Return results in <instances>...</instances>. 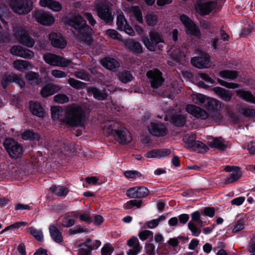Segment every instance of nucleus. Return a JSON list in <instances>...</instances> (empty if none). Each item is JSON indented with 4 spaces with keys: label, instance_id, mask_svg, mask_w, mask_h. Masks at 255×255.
<instances>
[{
    "label": "nucleus",
    "instance_id": "52",
    "mask_svg": "<svg viewBox=\"0 0 255 255\" xmlns=\"http://www.w3.org/2000/svg\"><path fill=\"white\" fill-rule=\"evenodd\" d=\"M54 100L59 104H64L68 102L69 98L65 94H58L54 97Z\"/></svg>",
    "mask_w": 255,
    "mask_h": 255
},
{
    "label": "nucleus",
    "instance_id": "45",
    "mask_svg": "<svg viewBox=\"0 0 255 255\" xmlns=\"http://www.w3.org/2000/svg\"><path fill=\"white\" fill-rule=\"evenodd\" d=\"M8 9L5 5H0V20L4 24V28L7 30L8 29L6 21L4 19L3 17L8 16Z\"/></svg>",
    "mask_w": 255,
    "mask_h": 255
},
{
    "label": "nucleus",
    "instance_id": "30",
    "mask_svg": "<svg viewBox=\"0 0 255 255\" xmlns=\"http://www.w3.org/2000/svg\"><path fill=\"white\" fill-rule=\"evenodd\" d=\"M49 231L51 238L55 242L59 244L63 242L62 233L55 225H50Z\"/></svg>",
    "mask_w": 255,
    "mask_h": 255
},
{
    "label": "nucleus",
    "instance_id": "60",
    "mask_svg": "<svg viewBox=\"0 0 255 255\" xmlns=\"http://www.w3.org/2000/svg\"><path fill=\"white\" fill-rule=\"evenodd\" d=\"M131 10L133 14L136 17V19L140 23H142L143 21L142 16L141 12L138 6H133L131 8Z\"/></svg>",
    "mask_w": 255,
    "mask_h": 255
},
{
    "label": "nucleus",
    "instance_id": "20",
    "mask_svg": "<svg viewBox=\"0 0 255 255\" xmlns=\"http://www.w3.org/2000/svg\"><path fill=\"white\" fill-rule=\"evenodd\" d=\"M51 44L55 47L63 49L66 46L67 43L63 36L58 33H51L49 35Z\"/></svg>",
    "mask_w": 255,
    "mask_h": 255
},
{
    "label": "nucleus",
    "instance_id": "5",
    "mask_svg": "<svg viewBox=\"0 0 255 255\" xmlns=\"http://www.w3.org/2000/svg\"><path fill=\"white\" fill-rule=\"evenodd\" d=\"M110 3L107 1H101L96 4L98 15L106 23L113 21L114 16L110 10Z\"/></svg>",
    "mask_w": 255,
    "mask_h": 255
},
{
    "label": "nucleus",
    "instance_id": "3",
    "mask_svg": "<svg viewBox=\"0 0 255 255\" xmlns=\"http://www.w3.org/2000/svg\"><path fill=\"white\" fill-rule=\"evenodd\" d=\"M13 31L14 35L20 43L29 47L34 46V40L29 35L27 31L23 26L18 24H14L13 26Z\"/></svg>",
    "mask_w": 255,
    "mask_h": 255
},
{
    "label": "nucleus",
    "instance_id": "22",
    "mask_svg": "<svg viewBox=\"0 0 255 255\" xmlns=\"http://www.w3.org/2000/svg\"><path fill=\"white\" fill-rule=\"evenodd\" d=\"M128 245L131 248L127 253L128 255H137L140 251L141 247L138 239L135 237L130 238L127 242Z\"/></svg>",
    "mask_w": 255,
    "mask_h": 255
},
{
    "label": "nucleus",
    "instance_id": "54",
    "mask_svg": "<svg viewBox=\"0 0 255 255\" xmlns=\"http://www.w3.org/2000/svg\"><path fill=\"white\" fill-rule=\"evenodd\" d=\"M218 82L222 86H224L229 89H237L239 87V85L237 83H230L218 79Z\"/></svg>",
    "mask_w": 255,
    "mask_h": 255
},
{
    "label": "nucleus",
    "instance_id": "6",
    "mask_svg": "<svg viewBox=\"0 0 255 255\" xmlns=\"http://www.w3.org/2000/svg\"><path fill=\"white\" fill-rule=\"evenodd\" d=\"M205 224L202 220L199 212L196 211L192 214L191 220L188 223V227L193 236L198 237L201 232L200 227Z\"/></svg>",
    "mask_w": 255,
    "mask_h": 255
},
{
    "label": "nucleus",
    "instance_id": "46",
    "mask_svg": "<svg viewBox=\"0 0 255 255\" xmlns=\"http://www.w3.org/2000/svg\"><path fill=\"white\" fill-rule=\"evenodd\" d=\"M28 230L29 233L37 241H41L43 239V233L41 230L37 229L34 227H30Z\"/></svg>",
    "mask_w": 255,
    "mask_h": 255
},
{
    "label": "nucleus",
    "instance_id": "56",
    "mask_svg": "<svg viewBox=\"0 0 255 255\" xmlns=\"http://www.w3.org/2000/svg\"><path fill=\"white\" fill-rule=\"evenodd\" d=\"M125 176L128 178H136L141 176V174L136 170H128L124 172Z\"/></svg>",
    "mask_w": 255,
    "mask_h": 255
},
{
    "label": "nucleus",
    "instance_id": "57",
    "mask_svg": "<svg viewBox=\"0 0 255 255\" xmlns=\"http://www.w3.org/2000/svg\"><path fill=\"white\" fill-rule=\"evenodd\" d=\"M75 223V220L69 218L67 215H66L62 220V226L63 227L68 228L74 225Z\"/></svg>",
    "mask_w": 255,
    "mask_h": 255
},
{
    "label": "nucleus",
    "instance_id": "4",
    "mask_svg": "<svg viewBox=\"0 0 255 255\" xmlns=\"http://www.w3.org/2000/svg\"><path fill=\"white\" fill-rule=\"evenodd\" d=\"M9 5L12 10L19 14H26L32 9V2L28 0H10Z\"/></svg>",
    "mask_w": 255,
    "mask_h": 255
},
{
    "label": "nucleus",
    "instance_id": "28",
    "mask_svg": "<svg viewBox=\"0 0 255 255\" xmlns=\"http://www.w3.org/2000/svg\"><path fill=\"white\" fill-rule=\"evenodd\" d=\"M60 89L61 87L59 86L53 84H49L43 87L41 90L40 94L42 97L47 98L58 92Z\"/></svg>",
    "mask_w": 255,
    "mask_h": 255
},
{
    "label": "nucleus",
    "instance_id": "38",
    "mask_svg": "<svg viewBox=\"0 0 255 255\" xmlns=\"http://www.w3.org/2000/svg\"><path fill=\"white\" fill-rule=\"evenodd\" d=\"M50 190L52 193L59 196H66L68 193L67 188L65 186L53 185L50 188Z\"/></svg>",
    "mask_w": 255,
    "mask_h": 255
},
{
    "label": "nucleus",
    "instance_id": "25",
    "mask_svg": "<svg viewBox=\"0 0 255 255\" xmlns=\"http://www.w3.org/2000/svg\"><path fill=\"white\" fill-rule=\"evenodd\" d=\"M186 116L183 114H177L174 115H166L164 118L165 121H170L175 126L181 127L185 125L186 123Z\"/></svg>",
    "mask_w": 255,
    "mask_h": 255
},
{
    "label": "nucleus",
    "instance_id": "15",
    "mask_svg": "<svg viewBox=\"0 0 255 255\" xmlns=\"http://www.w3.org/2000/svg\"><path fill=\"white\" fill-rule=\"evenodd\" d=\"M180 20L184 26L187 28L188 33L194 36H199L200 32L197 26L191 20V19L185 14L180 16Z\"/></svg>",
    "mask_w": 255,
    "mask_h": 255
},
{
    "label": "nucleus",
    "instance_id": "51",
    "mask_svg": "<svg viewBox=\"0 0 255 255\" xmlns=\"http://www.w3.org/2000/svg\"><path fill=\"white\" fill-rule=\"evenodd\" d=\"M106 34L110 38L124 41L122 36L115 29H108L106 31Z\"/></svg>",
    "mask_w": 255,
    "mask_h": 255
},
{
    "label": "nucleus",
    "instance_id": "64",
    "mask_svg": "<svg viewBox=\"0 0 255 255\" xmlns=\"http://www.w3.org/2000/svg\"><path fill=\"white\" fill-rule=\"evenodd\" d=\"M113 251V247L110 244H106L102 249V255H111Z\"/></svg>",
    "mask_w": 255,
    "mask_h": 255
},
{
    "label": "nucleus",
    "instance_id": "50",
    "mask_svg": "<svg viewBox=\"0 0 255 255\" xmlns=\"http://www.w3.org/2000/svg\"><path fill=\"white\" fill-rule=\"evenodd\" d=\"M142 41L145 46L150 51H153L155 49V45L151 39L147 37L144 36Z\"/></svg>",
    "mask_w": 255,
    "mask_h": 255
},
{
    "label": "nucleus",
    "instance_id": "63",
    "mask_svg": "<svg viewBox=\"0 0 255 255\" xmlns=\"http://www.w3.org/2000/svg\"><path fill=\"white\" fill-rule=\"evenodd\" d=\"M185 143H193L196 141V135L195 134H187L183 138Z\"/></svg>",
    "mask_w": 255,
    "mask_h": 255
},
{
    "label": "nucleus",
    "instance_id": "10",
    "mask_svg": "<svg viewBox=\"0 0 255 255\" xmlns=\"http://www.w3.org/2000/svg\"><path fill=\"white\" fill-rule=\"evenodd\" d=\"M196 53L201 54L200 56L193 57L191 60L192 64L198 68H207L210 67L209 56L199 49L196 50Z\"/></svg>",
    "mask_w": 255,
    "mask_h": 255
},
{
    "label": "nucleus",
    "instance_id": "8",
    "mask_svg": "<svg viewBox=\"0 0 255 255\" xmlns=\"http://www.w3.org/2000/svg\"><path fill=\"white\" fill-rule=\"evenodd\" d=\"M224 170L228 172L231 173L223 179V184L227 185L237 182L240 179L242 175V172L240 168L236 166H227Z\"/></svg>",
    "mask_w": 255,
    "mask_h": 255
},
{
    "label": "nucleus",
    "instance_id": "31",
    "mask_svg": "<svg viewBox=\"0 0 255 255\" xmlns=\"http://www.w3.org/2000/svg\"><path fill=\"white\" fill-rule=\"evenodd\" d=\"M118 126L119 124L114 121H108L103 124L102 128L104 134L110 135L114 131L116 132Z\"/></svg>",
    "mask_w": 255,
    "mask_h": 255
},
{
    "label": "nucleus",
    "instance_id": "18",
    "mask_svg": "<svg viewBox=\"0 0 255 255\" xmlns=\"http://www.w3.org/2000/svg\"><path fill=\"white\" fill-rule=\"evenodd\" d=\"M148 130L150 133L156 136H164L168 132L167 128L161 123H151L148 127Z\"/></svg>",
    "mask_w": 255,
    "mask_h": 255
},
{
    "label": "nucleus",
    "instance_id": "35",
    "mask_svg": "<svg viewBox=\"0 0 255 255\" xmlns=\"http://www.w3.org/2000/svg\"><path fill=\"white\" fill-rule=\"evenodd\" d=\"M13 66L15 69L19 71L28 69L31 67L30 63L28 61L23 60H15L13 63Z\"/></svg>",
    "mask_w": 255,
    "mask_h": 255
},
{
    "label": "nucleus",
    "instance_id": "49",
    "mask_svg": "<svg viewBox=\"0 0 255 255\" xmlns=\"http://www.w3.org/2000/svg\"><path fill=\"white\" fill-rule=\"evenodd\" d=\"M150 38L152 40L155 45L164 43L161 36L155 31H151L149 32Z\"/></svg>",
    "mask_w": 255,
    "mask_h": 255
},
{
    "label": "nucleus",
    "instance_id": "19",
    "mask_svg": "<svg viewBox=\"0 0 255 255\" xmlns=\"http://www.w3.org/2000/svg\"><path fill=\"white\" fill-rule=\"evenodd\" d=\"M3 145L11 157L17 158L22 156L23 150L21 144H3Z\"/></svg>",
    "mask_w": 255,
    "mask_h": 255
},
{
    "label": "nucleus",
    "instance_id": "43",
    "mask_svg": "<svg viewBox=\"0 0 255 255\" xmlns=\"http://www.w3.org/2000/svg\"><path fill=\"white\" fill-rule=\"evenodd\" d=\"M219 75L223 78L234 80L238 77L239 73L233 70H224L220 72Z\"/></svg>",
    "mask_w": 255,
    "mask_h": 255
},
{
    "label": "nucleus",
    "instance_id": "16",
    "mask_svg": "<svg viewBox=\"0 0 255 255\" xmlns=\"http://www.w3.org/2000/svg\"><path fill=\"white\" fill-rule=\"evenodd\" d=\"M34 17L37 22L46 26L51 25L54 22L53 16L43 11L37 10L35 11Z\"/></svg>",
    "mask_w": 255,
    "mask_h": 255
},
{
    "label": "nucleus",
    "instance_id": "29",
    "mask_svg": "<svg viewBox=\"0 0 255 255\" xmlns=\"http://www.w3.org/2000/svg\"><path fill=\"white\" fill-rule=\"evenodd\" d=\"M101 63L105 68L115 71L120 66L119 63L115 59L110 57H106L101 60Z\"/></svg>",
    "mask_w": 255,
    "mask_h": 255
},
{
    "label": "nucleus",
    "instance_id": "24",
    "mask_svg": "<svg viewBox=\"0 0 255 255\" xmlns=\"http://www.w3.org/2000/svg\"><path fill=\"white\" fill-rule=\"evenodd\" d=\"M125 47L134 53H142L141 45L134 39L124 40L123 41Z\"/></svg>",
    "mask_w": 255,
    "mask_h": 255
},
{
    "label": "nucleus",
    "instance_id": "37",
    "mask_svg": "<svg viewBox=\"0 0 255 255\" xmlns=\"http://www.w3.org/2000/svg\"><path fill=\"white\" fill-rule=\"evenodd\" d=\"M219 104V101L215 99L206 96L203 106L209 110H213L217 109Z\"/></svg>",
    "mask_w": 255,
    "mask_h": 255
},
{
    "label": "nucleus",
    "instance_id": "11",
    "mask_svg": "<svg viewBox=\"0 0 255 255\" xmlns=\"http://www.w3.org/2000/svg\"><path fill=\"white\" fill-rule=\"evenodd\" d=\"M117 141L121 143H129L132 141L130 133L125 128L118 126L114 134Z\"/></svg>",
    "mask_w": 255,
    "mask_h": 255
},
{
    "label": "nucleus",
    "instance_id": "7",
    "mask_svg": "<svg viewBox=\"0 0 255 255\" xmlns=\"http://www.w3.org/2000/svg\"><path fill=\"white\" fill-rule=\"evenodd\" d=\"M43 59L46 63L53 66L66 67L72 63L70 60L52 53L44 55Z\"/></svg>",
    "mask_w": 255,
    "mask_h": 255
},
{
    "label": "nucleus",
    "instance_id": "36",
    "mask_svg": "<svg viewBox=\"0 0 255 255\" xmlns=\"http://www.w3.org/2000/svg\"><path fill=\"white\" fill-rule=\"evenodd\" d=\"M26 80L31 84L36 85L41 81L38 73L34 72H29L25 76Z\"/></svg>",
    "mask_w": 255,
    "mask_h": 255
},
{
    "label": "nucleus",
    "instance_id": "23",
    "mask_svg": "<svg viewBox=\"0 0 255 255\" xmlns=\"http://www.w3.org/2000/svg\"><path fill=\"white\" fill-rule=\"evenodd\" d=\"M87 92L93 96L95 99L99 101H103L107 99L108 94L105 90H101L94 87H89Z\"/></svg>",
    "mask_w": 255,
    "mask_h": 255
},
{
    "label": "nucleus",
    "instance_id": "39",
    "mask_svg": "<svg viewBox=\"0 0 255 255\" xmlns=\"http://www.w3.org/2000/svg\"><path fill=\"white\" fill-rule=\"evenodd\" d=\"M206 98V96L199 93H194L190 96L192 102L200 106H203Z\"/></svg>",
    "mask_w": 255,
    "mask_h": 255
},
{
    "label": "nucleus",
    "instance_id": "42",
    "mask_svg": "<svg viewBox=\"0 0 255 255\" xmlns=\"http://www.w3.org/2000/svg\"><path fill=\"white\" fill-rule=\"evenodd\" d=\"M22 139L29 140H38L40 138L39 135L31 130L24 131L21 135Z\"/></svg>",
    "mask_w": 255,
    "mask_h": 255
},
{
    "label": "nucleus",
    "instance_id": "48",
    "mask_svg": "<svg viewBox=\"0 0 255 255\" xmlns=\"http://www.w3.org/2000/svg\"><path fill=\"white\" fill-rule=\"evenodd\" d=\"M101 243L100 241L96 240L92 242L90 239H87L84 245L91 250H95L98 249L101 246Z\"/></svg>",
    "mask_w": 255,
    "mask_h": 255
},
{
    "label": "nucleus",
    "instance_id": "12",
    "mask_svg": "<svg viewBox=\"0 0 255 255\" xmlns=\"http://www.w3.org/2000/svg\"><path fill=\"white\" fill-rule=\"evenodd\" d=\"M117 28L119 30L124 31L126 33L133 36L135 32L133 29L128 24V22L123 13H119L117 18Z\"/></svg>",
    "mask_w": 255,
    "mask_h": 255
},
{
    "label": "nucleus",
    "instance_id": "41",
    "mask_svg": "<svg viewBox=\"0 0 255 255\" xmlns=\"http://www.w3.org/2000/svg\"><path fill=\"white\" fill-rule=\"evenodd\" d=\"M51 117L53 120L61 119L64 111L60 106H53L51 108Z\"/></svg>",
    "mask_w": 255,
    "mask_h": 255
},
{
    "label": "nucleus",
    "instance_id": "59",
    "mask_svg": "<svg viewBox=\"0 0 255 255\" xmlns=\"http://www.w3.org/2000/svg\"><path fill=\"white\" fill-rule=\"evenodd\" d=\"M73 75L77 78L86 81H89L90 79L89 75L84 71H76L74 72Z\"/></svg>",
    "mask_w": 255,
    "mask_h": 255
},
{
    "label": "nucleus",
    "instance_id": "40",
    "mask_svg": "<svg viewBox=\"0 0 255 255\" xmlns=\"http://www.w3.org/2000/svg\"><path fill=\"white\" fill-rule=\"evenodd\" d=\"M166 217L164 215H161L158 217L157 219L146 222L144 225L147 228L152 229L157 227L159 224V223L164 221Z\"/></svg>",
    "mask_w": 255,
    "mask_h": 255
},
{
    "label": "nucleus",
    "instance_id": "13",
    "mask_svg": "<svg viewBox=\"0 0 255 255\" xmlns=\"http://www.w3.org/2000/svg\"><path fill=\"white\" fill-rule=\"evenodd\" d=\"M149 193L148 189L144 186L130 188L127 191V195L132 198H142Z\"/></svg>",
    "mask_w": 255,
    "mask_h": 255
},
{
    "label": "nucleus",
    "instance_id": "58",
    "mask_svg": "<svg viewBox=\"0 0 255 255\" xmlns=\"http://www.w3.org/2000/svg\"><path fill=\"white\" fill-rule=\"evenodd\" d=\"M153 232L149 230H144L138 233V236L142 241L148 239L150 236H153Z\"/></svg>",
    "mask_w": 255,
    "mask_h": 255
},
{
    "label": "nucleus",
    "instance_id": "21",
    "mask_svg": "<svg viewBox=\"0 0 255 255\" xmlns=\"http://www.w3.org/2000/svg\"><path fill=\"white\" fill-rule=\"evenodd\" d=\"M216 6V3L213 1H209L203 3H198L195 6L196 10L202 15L209 14Z\"/></svg>",
    "mask_w": 255,
    "mask_h": 255
},
{
    "label": "nucleus",
    "instance_id": "61",
    "mask_svg": "<svg viewBox=\"0 0 255 255\" xmlns=\"http://www.w3.org/2000/svg\"><path fill=\"white\" fill-rule=\"evenodd\" d=\"M241 112L246 117H253L255 115V110L247 107L242 108Z\"/></svg>",
    "mask_w": 255,
    "mask_h": 255
},
{
    "label": "nucleus",
    "instance_id": "27",
    "mask_svg": "<svg viewBox=\"0 0 255 255\" xmlns=\"http://www.w3.org/2000/svg\"><path fill=\"white\" fill-rule=\"evenodd\" d=\"M212 91L221 99L225 101H230L233 96V93L220 87H214Z\"/></svg>",
    "mask_w": 255,
    "mask_h": 255
},
{
    "label": "nucleus",
    "instance_id": "1",
    "mask_svg": "<svg viewBox=\"0 0 255 255\" xmlns=\"http://www.w3.org/2000/svg\"><path fill=\"white\" fill-rule=\"evenodd\" d=\"M66 23L73 28V32L77 38L87 45H90L92 39L90 36L91 27L86 24L83 17L79 14L74 13L66 17Z\"/></svg>",
    "mask_w": 255,
    "mask_h": 255
},
{
    "label": "nucleus",
    "instance_id": "44",
    "mask_svg": "<svg viewBox=\"0 0 255 255\" xmlns=\"http://www.w3.org/2000/svg\"><path fill=\"white\" fill-rule=\"evenodd\" d=\"M68 83L72 87L77 90L84 89L86 86V83L73 78H70L68 79Z\"/></svg>",
    "mask_w": 255,
    "mask_h": 255
},
{
    "label": "nucleus",
    "instance_id": "14",
    "mask_svg": "<svg viewBox=\"0 0 255 255\" xmlns=\"http://www.w3.org/2000/svg\"><path fill=\"white\" fill-rule=\"evenodd\" d=\"M10 53L13 55L25 59H31L34 56V53L31 50L20 45H15L11 47Z\"/></svg>",
    "mask_w": 255,
    "mask_h": 255
},
{
    "label": "nucleus",
    "instance_id": "47",
    "mask_svg": "<svg viewBox=\"0 0 255 255\" xmlns=\"http://www.w3.org/2000/svg\"><path fill=\"white\" fill-rule=\"evenodd\" d=\"M119 79L124 83H127L132 81L133 79L132 75L129 71H124L121 73L119 76Z\"/></svg>",
    "mask_w": 255,
    "mask_h": 255
},
{
    "label": "nucleus",
    "instance_id": "62",
    "mask_svg": "<svg viewBox=\"0 0 255 255\" xmlns=\"http://www.w3.org/2000/svg\"><path fill=\"white\" fill-rule=\"evenodd\" d=\"M141 201H138L137 200H130L127 202V203L126 204V205H125V208L127 209H130L132 207L135 206L137 208H139L141 207Z\"/></svg>",
    "mask_w": 255,
    "mask_h": 255
},
{
    "label": "nucleus",
    "instance_id": "34",
    "mask_svg": "<svg viewBox=\"0 0 255 255\" xmlns=\"http://www.w3.org/2000/svg\"><path fill=\"white\" fill-rule=\"evenodd\" d=\"M237 96L244 100L255 104V97L249 91L240 89L236 91Z\"/></svg>",
    "mask_w": 255,
    "mask_h": 255
},
{
    "label": "nucleus",
    "instance_id": "26",
    "mask_svg": "<svg viewBox=\"0 0 255 255\" xmlns=\"http://www.w3.org/2000/svg\"><path fill=\"white\" fill-rule=\"evenodd\" d=\"M201 145L196 146L195 152L203 153L207 152L210 148L223 151L227 148V144H200Z\"/></svg>",
    "mask_w": 255,
    "mask_h": 255
},
{
    "label": "nucleus",
    "instance_id": "33",
    "mask_svg": "<svg viewBox=\"0 0 255 255\" xmlns=\"http://www.w3.org/2000/svg\"><path fill=\"white\" fill-rule=\"evenodd\" d=\"M29 108L33 115L38 117H43L45 112L40 103L35 102H30Z\"/></svg>",
    "mask_w": 255,
    "mask_h": 255
},
{
    "label": "nucleus",
    "instance_id": "53",
    "mask_svg": "<svg viewBox=\"0 0 255 255\" xmlns=\"http://www.w3.org/2000/svg\"><path fill=\"white\" fill-rule=\"evenodd\" d=\"M13 76L11 75V74L9 75H5L2 78L1 84L2 87L4 89H5L8 84L13 82Z\"/></svg>",
    "mask_w": 255,
    "mask_h": 255
},
{
    "label": "nucleus",
    "instance_id": "9",
    "mask_svg": "<svg viewBox=\"0 0 255 255\" xmlns=\"http://www.w3.org/2000/svg\"><path fill=\"white\" fill-rule=\"evenodd\" d=\"M151 87L153 89H157L160 87L164 82L162 73L157 69L149 70L146 73Z\"/></svg>",
    "mask_w": 255,
    "mask_h": 255
},
{
    "label": "nucleus",
    "instance_id": "55",
    "mask_svg": "<svg viewBox=\"0 0 255 255\" xmlns=\"http://www.w3.org/2000/svg\"><path fill=\"white\" fill-rule=\"evenodd\" d=\"M147 24L149 26H154L157 22V17L156 15L148 13L146 16Z\"/></svg>",
    "mask_w": 255,
    "mask_h": 255
},
{
    "label": "nucleus",
    "instance_id": "2",
    "mask_svg": "<svg viewBox=\"0 0 255 255\" xmlns=\"http://www.w3.org/2000/svg\"><path fill=\"white\" fill-rule=\"evenodd\" d=\"M86 115L83 109L79 106L73 105L68 107L65 116L60 119L62 125L71 127H81L84 126Z\"/></svg>",
    "mask_w": 255,
    "mask_h": 255
},
{
    "label": "nucleus",
    "instance_id": "32",
    "mask_svg": "<svg viewBox=\"0 0 255 255\" xmlns=\"http://www.w3.org/2000/svg\"><path fill=\"white\" fill-rule=\"evenodd\" d=\"M40 5L42 7H48L51 9L59 11L62 9V6L59 2L53 0H40Z\"/></svg>",
    "mask_w": 255,
    "mask_h": 255
},
{
    "label": "nucleus",
    "instance_id": "17",
    "mask_svg": "<svg viewBox=\"0 0 255 255\" xmlns=\"http://www.w3.org/2000/svg\"><path fill=\"white\" fill-rule=\"evenodd\" d=\"M186 111L197 118L205 120L208 118V114L203 109L197 106L189 104L186 107Z\"/></svg>",
    "mask_w": 255,
    "mask_h": 255
}]
</instances>
